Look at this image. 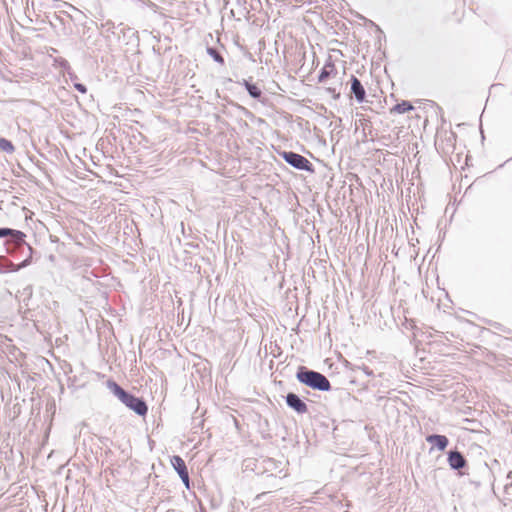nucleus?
<instances>
[{"instance_id": "f257e3e1", "label": "nucleus", "mask_w": 512, "mask_h": 512, "mask_svg": "<svg viewBox=\"0 0 512 512\" xmlns=\"http://www.w3.org/2000/svg\"><path fill=\"white\" fill-rule=\"evenodd\" d=\"M107 387L129 409L133 410L140 416H145L147 414L148 407L142 399L127 393L113 380L107 381Z\"/></svg>"}, {"instance_id": "f03ea898", "label": "nucleus", "mask_w": 512, "mask_h": 512, "mask_svg": "<svg viewBox=\"0 0 512 512\" xmlns=\"http://www.w3.org/2000/svg\"><path fill=\"white\" fill-rule=\"evenodd\" d=\"M297 379L313 388L321 391H328L331 388L329 380L319 372L315 371H299L297 373Z\"/></svg>"}, {"instance_id": "7ed1b4c3", "label": "nucleus", "mask_w": 512, "mask_h": 512, "mask_svg": "<svg viewBox=\"0 0 512 512\" xmlns=\"http://www.w3.org/2000/svg\"><path fill=\"white\" fill-rule=\"evenodd\" d=\"M280 155L287 163L297 169L305 170L308 172L314 171L311 162L300 154L284 151Z\"/></svg>"}, {"instance_id": "20e7f679", "label": "nucleus", "mask_w": 512, "mask_h": 512, "mask_svg": "<svg viewBox=\"0 0 512 512\" xmlns=\"http://www.w3.org/2000/svg\"><path fill=\"white\" fill-rule=\"evenodd\" d=\"M170 462L173 468L179 474L186 488H189V473L184 460L180 456L175 455L171 458Z\"/></svg>"}, {"instance_id": "39448f33", "label": "nucleus", "mask_w": 512, "mask_h": 512, "mask_svg": "<svg viewBox=\"0 0 512 512\" xmlns=\"http://www.w3.org/2000/svg\"><path fill=\"white\" fill-rule=\"evenodd\" d=\"M338 75V70L336 65L332 61H328L322 67L320 74L318 76L319 83H327L329 79H335Z\"/></svg>"}, {"instance_id": "423d86ee", "label": "nucleus", "mask_w": 512, "mask_h": 512, "mask_svg": "<svg viewBox=\"0 0 512 512\" xmlns=\"http://www.w3.org/2000/svg\"><path fill=\"white\" fill-rule=\"evenodd\" d=\"M286 402L289 407L294 409L297 413L304 414L308 411V407L296 394L289 393L286 396Z\"/></svg>"}, {"instance_id": "0eeeda50", "label": "nucleus", "mask_w": 512, "mask_h": 512, "mask_svg": "<svg viewBox=\"0 0 512 512\" xmlns=\"http://www.w3.org/2000/svg\"><path fill=\"white\" fill-rule=\"evenodd\" d=\"M351 90L354 93L358 102H363L366 96L365 89L360 80L355 76L351 78Z\"/></svg>"}, {"instance_id": "6e6552de", "label": "nucleus", "mask_w": 512, "mask_h": 512, "mask_svg": "<svg viewBox=\"0 0 512 512\" xmlns=\"http://www.w3.org/2000/svg\"><path fill=\"white\" fill-rule=\"evenodd\" d=\"M448 462L453 469H461L466 465V460L458 451H451L449 453Z\"/></svg>"}, {"instance_id": "1a4fd4ad", "label": "nucleus", "mask_w": 512, "mask_h": 512, "mask_svg": "<svg viewBox=\"0 0 512 512\" xmlns=\"http://www.w3.org/2000/svg\"><path fill=\"white\" fill-rule=\"evenodd\" d=\"M426 440L430 443H434L439 450H444L448 445V439L444 435H430Z\"/></svg>"}, {"instance_id": "9d476101", "label": "nucleus", "mask_w": 512, "mask_h": 512, "mask_svg": "<svg viewBox=\"0 0 512 512\" xmlns=\"http://www.w3.org/2000/svg\"><path fill=\"white\" fill-rule=\"evenodd\" d=\"M413 109V106L408 101H402L401 103L396 104L390 109L391 114H403L409 112Z\"/></svg>"}, {"instance_id": "9b49d317", "label": "nucleus", "mask_w": 512, "mask_h": 512, "mask_svg": "<svg viewBox=\"0 0 512 512\" xmlns=\"http://www.w3.org/2000/svg\"><path fill=\"white\" fill-rule=\"evenodd\" d=\"M11 236L16 240H22L25 234L19 230H13L9 228H1L0 229V237Z\"/></svg>"}, {"instance_id": "f8f14e48", "label": "nucleus", "mask_w": 512, "mask_h": 512, "mask_svg": "<svg viewBox=\"0 0 512 512\" xmlns=\"http://www.w3.org/2000/svg\"><path fill=\"white\" fill-rule=\"evenodd\" d=\"M341 86H342V80L339 78L338 81H337V85H335V86H328L326 89H327V92L329 94H331L334 99H337L340 96V88H341Z\"/></svg>"}, {"instance_id": "ddd939ff", "label": "nucleus", "mask_w": 512, "mask_h": 512, "mask_svg": "<svg viewBox=\"0 0 512 512\" xmlns=\"http://www.w3.org/2000/svg\"><path fill=\"white\" fill-rule=\"evenodd\" d=\"M0 150L7 153H13L14 146L9 140L5 138H0Z\"/></svg>"}, {"instance_id": "4468645a", "label": "nucleus", "mask_w": 512, "mask_h": 512, "mask_svg": "<svg viewBox=\"0 0 512 512\" xmlns=\"http://www.w3.org/2000/svg\"><path fill=\"white\" fill-rule=\"evenodd\" d=\"M246 88L249 92V94L254 97V98H258L261 96V90L259 87H257L256 85L254 84H250V83H246Z\"/></svg>"}, {"instance_id": "2eb2a0df", "label": "nucleus", "mask_w": 512, "mask_h": 512, "mask_svg": "<svg viewBox=\"0 0 512 512\" xmlns=\"http://www.w3.org/2000/svg\"><path fill=\"white\" fill-rule=\"evenodd\" d=\"M208 54L219 64H224V58L220 55V53L215 50L214 48H208L207 50Z\"/></svg>"}, {"instance_id": "dca6fc26", "label": "nucleus", "mask_w": 512, "mask_h": 512, "mask_svg": "<svg viewBox=\"0 0 512 512\" xmlns=\"http://www.w3.org/2000/svg\"><path fill=\"white\" fill-rule=\"evenodd\" d=\"M74 87L76 88V90H78L82 94H85L87 92V89L83 84L75 83Z\"/></svg>"}]
</instances>
